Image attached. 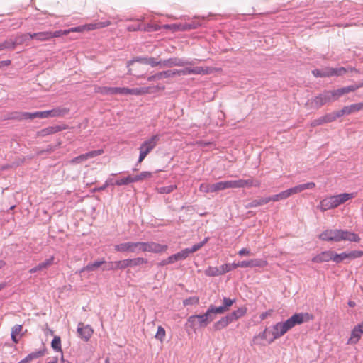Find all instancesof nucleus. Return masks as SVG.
<instances>
[{
  "label": "nucleus",
  "instance_id": "48",
  "mask_svg": "<svg viewBox=\"0 0 363 363\" xmlns=\"http://www.w3.org/2000/svg\"><path fill=\"white\" fill-rule=\"evenodd\" d=\"M261 183L259 180L253 179L252 178H250L247 179H244V188L245 187H259Z\"/></svg>",
  "mask_w": 363,
  "mask_h": 363
},
{
  "label": "nucleus",
  "instance_id": "17",
  "mask_svg": "<svg viewBox=\"0 0 363 363\" xmlns=\"http://www.w3.org/2000/svg\"><path fill=\"white\" fill-rule=\"evenodd\" d=\"M337 242L342 240H348L350 242H359L360 238L359 235L354 233L350 232L348 230H339Z\"/></svg>",
  "mask_w": 363,
  "mask_h": 363
},
{
  "label": "nucleus",
  "instance_id": "16",
  "mask_svg": "<svg viewBox=\"0 0 363 363\" xmlns=\"http://www.w3.org/2000/svg\"><path fill=\"white\" fill-rule=\"evenodd\" d=\"M363 108V103L354 104L350 106H344L341 110H339L337 112V116L338 118L344 116L348 115L354 112H357Z\"/></svg>",
  "mask_w": 363,
  "mask_h": 363
},
{
  "label": "nucleus",
  "instance_id": "44",
  "mask_svg": "<svg viewBox=\"0 0 363 363\" xmlns=\"http://www.w3.org/2000/svg\"><path fill=\"white\" fill-rule=\"evenodd\" d=\"M67 128V125H57L47 127V135L53 134Z\"/></svg>",
  "mask_w": 363,
  "mask_h": 363
},
{
  "label": "nucleus",
  "instance_id": "64",
  "mask_svg": "<svg viewBox=\"0 0 363 363\" xmlns=\"http://www.w3.org/2000/svg\"><path fill=\"white\" fill-rule=\"evenodd\" d=\"M129 88L125 87H113V95L114 94H129Z\"/></svg>",
  "mask_w": 363,
  "mask_h": 363
},
{
  "label": "nucleus",
  "instance_id": "26",
  "mask_svg": "<svg viewBox=\"0 0 363 363\" xmlns=\"http://www.w3.org/2000/svg\"><path fill=\"white\" fill-rule=\"evenodd\" d=\"M362 334V333L361 332V330H359L357 325H355L351 331V336L349 338L347 343L351 345L357 343L361 338Z\"/></svg>",
  "mask_w": 363,
  "mask_h": 363
},
{
  "label": "nucleus",
  "instance_id": "21",
  "mask_svg": "<svg viewBox=\"0 0 363 363\" xmlns=\"http://www.w3.org/2000/svg\"><path fill=\"white\" fill-rule=\"evenodd\" d=\"M115 250L117 252H136V245L133 242H123L114 246Z\"/></svg>",
  "mask_w": 363,
  "mask_h": 363
},
{
  "label": "nucleus",
  "instance_id": "58",
  "mask_svg": "<svg viewBox=\"0 0 363 363\" xmlns=\"http://www.w3.org/2000/svg\"><path fill=\"white\" fill-rule=\"evenodd\" d=\"M344 260H345L344 252L338 254L333 251V262H334L336 264H340Z\"/></svg>",
  "mask_w": 363,
  "mask_h": 363
},
{
  "label": "nucleus",
  "instance_id": "2",
  "mask_svg": "<svg viewBox=\"0 0 363 363\" xmlns=\"http://www.w3.org/2000/svg\"><path fill=\"white\" fill-rule=\"evenodd\" d=\"M148 260L143 257L125 259L123 260L112 262L108 266L103 268V270L124 269L128 267H135L147 264Z\"/></svg>",
  "mask_w": 363,
  "mask_h": 363
},
{
  "label": "nucleus",
  "instance_id": "39",
  "mask_svg": "<svg viewBox=\"0 0 363 363\" xmlns=\"http://www.w3.org/2000/svg\"><path fill=\"white\" fill-rule=\"evenodd\" d=\"M223 301V305L217 306V308H220V309H222V311H220V313L221 314H223L228 309V308L230 307L233 304V303H235V299H230L229 298L224 297Z\"/></svg>",
  "mask_w": 363,
  "mask_h": 363
},
{
  "label": "nucleus",
  "instance_id": "4",
  "mask_svg": "<svg viewBox=\"0 0 363 363\" xmlns=\"http://www.w3.org/2000/svg\"><path fill=\"white\" fill-rule=\"evenodd\" d=\"M311 319H312V315L308 313H295L284 322H279L281 332L283 333V335H284L296 325H301L305 321L309 320Z\"/></svg>",
  "mask_w": 363,
  "mask_h": 363
},
{
  "label": "nucleus",
  "instance_id": "52",
  "mask_svg": "<svg viewBox=\"0 0 363 363\" xmlns=\"http://www.w3.org/2000/svg\"><path fill=\"white\" fill-rule=\"evenodd\" d=\"M129 91H130L129 94L138 96V95L147 94L148 92V88L141 87V88L129 89Z\"/></svg>",
  "mask_w": 363,
  "mask_h": 363
},
{
  "label": "nucleus",
  "instance_id": "33",
  "mask_svg": "<svg viewBox=\"0 0 363 363\" xmlns=\"http://www.w3.org/2000/svg\"><path fill=\"white\" fill-rule=\"evenodd\" d=\"M269 202V201L268 196L262 197V198H259L257 199H254V200L251 201L250 202H249L246 205V208H255V207H257L259 206H262L264 204H267Z\"/></svg>",
  "mask_w": 363,
  "mask_h": 363
},
{
  "label": "nucleus",
  "instance_id": "13",
  "mask_svg": "<svg viewBox=\"0 0 363 363\" xmlns=\"http://www.w3.org/2000/svg\"><path fill=\"white\" fill-rule=\"evenodd\" d=\"M160 136L158 134L152 135L150 138L145 140L140 146L139 149H143L147 153H150L157 145Z\"/></svg>",
  "mask_w": 363,
  "mask_h": 363
},
{
  "label": "nucleus",
  "instance_id": "15",
  "mask_svg": "<svg viewBox=\"0 0 363 363\" xmlns=\"http://www.w3.org/2000/svg\"><path fill=\"white\" fill-rule=\"evenodd\" d=\"M103 152H104V150L101 149L89 151L86 153L82 154L77 157H74L72 160V163H76V164L81 163L85 160H87L88 159L93 158L96 156L101 155Z\"/></svg>",
  "mask_w": 363,
  "mask_h": 363
},
{
  "label": "nucleus",
  "instance_id": "19",
  "mask_svg": "<svg viewBox=\"0 0 363 363\" xmlns=\"http://www.w3.org/2000/svg\"><path fill=\"white\" fill-rule=\"evenodd\" d=\"M339 230H325L318 236L319 239L323 241L337 242Z\"/></svg>",
  "mask_w": 363,
  "mask_h": 363
},
{
  "label": "nucleus",
  "instance_id": "38",
  "mask_svg": "<svg viewBox=\"0 0 363 363\" xmlns=\"http://www.w3.org/2000/svg\"><path fill=\"white\" fill-rule=\"evenodd\" d=\"M312 74L315 77H329V67L315 69L312 71Z\"/></svg>",
  "mask_w": 363,
  "mask_h": 363
},
{
  "label": "nucleus",
  "instance_id": "31",
  "mask_svg": "<svg viewBox=\"0 0 363 363\" xmlns=\"http://www.w3.org/2000/svg\"><path fill=\"white\" fill-rule=\"evenodd\" d=\"M51 347L56 352H59L61 355V359L63 360V354L61 347V339L59 336H55L51 342Z\"/></svg>",
  "mask_w": 363,
  "mask_h": 363
},
{
  "label": "nucleus",
  "instance_id": "6",
  "mask_svg": "<svg viewBox=\"0 0 363 363\" xmlns=\"http://www.w3.org/2000/svg\"><path fill=\"white\" fill-rule=\"evenodd\" d=\"M195 61L201 62L202 60L195 59L194 60H189L185 58L170 57L162 60V67H172L174 66L184 67L186 65H194Z\"/></svg>",
  "mask_w": 363,
  "mask_h": 363
},
{
  "label": "nucleus",
  "instance_id": "14",
  "mask_svg": "<svg viewBox=\"0 0 363 363\" xmlns=\"http://www.w3.org/2000/svg\"><path fill=\"white\" fill-rule=\"evenodd\" d=\"M338 116H337V112H333L330 113H327L325 116H323L317 119L313 120L311 125L313 127H315L318 125H323L324 123H330L336 120Z\"/></svg>",
  "mask_w": 363,
  "mask_h": 363
},
{
  "label": "nucleus",
  "instance_id": "30",
  "mask_svg": "<svg viewBox=\"0 0 363 363\" xmlns=\"http://www.w3.org/2000/svg\"><path fill=\"white\" fill-rule=\"evenodd\" d=\"M213 68L211 67H192V74L196 75H205L211 74L213 71Z\"/></svg>",
  "mask_w": 363,
  "mask_h": 363
},
{
  "label": "nucleus",
  "instance_id": "53",
  "mask_svg": "<svg viewBox=\"0 0 363 363\" xmlns=\"http://www.w3.org/2000/svg\"><path fill=\"white\" fill-rule=\"evenodd\" d=\"M136 252L138 251L148 252L149 242H136Z\"/></svg>",
  "mask_w": 363,
  "mask_h": 363
},
{
  "label": "nucleus",
  "instance_id": "22",
  "mask_svg": "<svg viewBox=\"0 0 363 363\" xmlns=\"http://www.w3.org/2000/svg\"><path fill=\"white\" fill-rule=\"evenodd\" d=\"M69 112V108L67 107H57L52 110H47V118L48 117H61Z\"/></svg>",
  "mask_w": 363,
  "mask_h": 363
},
{
  "label": "nucleus",
  "instance_id": "54",
  "mask_svg": "<svg viewBox=\"0 0 363 363\" xmlns=\"http://www.w3.org/2000/svg\"><path fill=\"white\" fill-rule=\"evenodd\" d=\"M65 30H59L55 32H48L47 31V40L52 38H58L62 35H67V33H65Z\"/></svg>",
  "mask_w": 363,
  "mask_h": 363
},
{
  "label": "nucleus",
  "instance_id": "40",
  "mask_svg": "<svg viewBox=\"0 0 363 363\" xmlns=\"http://www.w3.org/2000/svg\"><path fill=\"white\" fill-rule=\"evenodd\" d=\"M45 112L44 111H37L33 113H30L25 112L22 114V118L23 119H33L35 118H45Z\"/></svg>",
  "mask_w": 363,
  "mask_h": 363
},
{
  "label": "nucleus",
  "instance_id": "32",
  "mask_svg": "<svg viewBox=\"0 0 363 363\" xmlns=\"http://www.w3.org/2000/svg\"><path fill=\"white\" fill-rule=\"evenodd\" d=\"M247 312V308L244 307L238 308L237 310L233 311L232 313L228 314L232 323L234 320L242 317Z\"/></svg>",
  "mask_w": 363,
  "mask_h": 363
},
{
  "label": "nucleus",
  "instance_id": "28",
  "mask_svg": "<svg viewBox=\"0 0 363 363\" xmlns=\"http://www.w3.org/2000/svg\"><path fill=\"white\" fill-rule=\"evenodd\" d=\"M208 240H209V237H206L200 242L194 245L191 247L185 248L184 250L186 252L187 257H189V255L190 254L194 253V252L198 251L199 249H201L203 246H204L208 242Z\"/></svg>",
  "mask_w": 363,
  "mask_h": 363
},
{
  "label": "nucleus",
  "instance_id": "55",
  "mask_svg": "<svg viewBox=\"0 0 363 363\" xmlns=\"http://www.w3.org/2000/svg\"><path fill=\"white\" fill-rule=\"evenodd\" d=\"M199 298L197 296H191L183 301V305L184 306L190 305H196L199 303Z\"/></svg>",
  "mask_w": 363,
  "mask_h": 363
},
{
  "label": "nucleus",
  "instance_id": "42",
  "mask_svg": "<svg viewBox=\"0 0 363 363\" xmlns=\"http://www.w3.org/2000/svg\"><path fill=\"white\" fill-rule=\"evenodd\" d=\"M134 182H135V181L133 179V176H131V175H129L126 177L114 181V184L116 186L128 185L130 183H134Z\"/></svg>",
  "mask_w": 363,
  "mask_h": 363
},
{
  "label": "nucleus",
  "instance_id": "61",
  "mask_svg": "<svg viewBox=\"0 0 363 363\" xmlns=\"http://www.w3.org/2000/svg\"><path fill=\"white\" fill-rule=\"evenodd\" d=\"M165 336V330L162 326L157 328V331L155 334V338L162 342Z\"/></svg>",
  "mask_w": 363,
  "mask_h": 363
},
{
  "label": "nucleus",
  "instance_id": "3",
  "mask_svg": "<svg viewBox=\"0 0 363 363\" xmlns=\"http://www.w3.org/2000/svg\"><path fill=\"white\" fill-rule=\"evenodd\" d=\"M311 319H312V315L308 313H295L284 322H279L281 332L283 333V335H284L296 325H301L305 321L309 320Z\"/></svg>",
  "mask_w": 363,
  "mask_h": 363
},
{
  "label": "nucleus",
  "instance_id": "34",
  "mask_svg": "<svg viewBox=\"0 0 363 363\" xmlns=\"http://www.w3.org/2000/svg\"><path fill=\"white\" fill-rule=\"evenodd\" d=\"M187 257H187V255L186 254V252H185V250L184 249V250H181L180 252L169 256V261L171 262V264H173V263H174L176 262H178V261L184 260Z\"/></svg>",
  "mask_w": 363,
  "mask_h": 363
},
{
  "label": "nucleus",
  "instance_id": "46",
  "mask_svg": "<svg viewBox=\"0 0 363 363\" xmlns=\"http://www.w3.org/2000/svg\"><path fill=\"white\" fill-rule=\"evenodd\" d=\"M17 43L18 42H14L11 40L0 43V51L5 49H14Z\"/></svg>",
  "mask_w": 363,
  "mask_h": 363
},
{
  "label": "nucleus",
  "instance_id": "25",
  "mask_svg": "<svg viewBox=\"0 0 363 363\" xmlns=\"http://www.w3.org/2000/svg\"><path fill=\"white\" fill-rule=\"evenodd\" d=\"M232 323L230 318H229L228 315L222 317L219 320L216 321L213 324V328L215 330H221L222 329L226 328L229 324Z\"/></svg>",
  "mask_w": 363,
  "mask_h": 363
},
{
  "label": "nucleus",
  "instance_id": "20",
  "mask_svg": "<svg viewBox=\"0 0 363 363\" xmlns=\"http://www.w3.org/2000/svg\"><path fill=\"white\" fill-rule=\"evenodd\" d=\"M279 325L280 323L279 322L269 328L270 331L269 332V334L270 335V337H269L268 340L269 344L272 343L275 340L284 335L283 333L281 332V328Z\"/></svg>",
  "mask_w": 363,
  "mask_h": 363
},
{
  "label": "nucleus",
  "instance_id": "5",
  "mask_svg": "<svg viewBox=\"0 0 363 363\" xmlns=\"http://www.w3.org/2000/svg\"><path fill=\"white\" fill-rule=\"evenodd\" d=\"M363 86V82H360L358 84H352L347 86L342 87L336 90H327L328 94L330 101L337 100L340 97L349 92L354 91L358 89Z\"/></svg>",
  "mask_w": 363,
  "mask_h": 363
},
{
  "label": "nucleus",
  "instance_id": "47",
  "mask_svg": "<svg viewBox=\"0 0 363 363\" xmlns=\"http://www.w3.org/2000/svg\"><path fill=\"white\" fill-rule=\"evenodd\" d=\"M212 193L226 189L225 181H220L211 184Z\"/></svg>",
  "mask_w": 363,
  "mask_h": 363
},
{
  "label": "nucleus",
  "instance_id": "41",
  "mask_svg": "<svg viewBox=\"0 0 363 363\" xmlns=\"http://www.w3.org/2000/svg\"><path fill=\"white\" fill-rule=\"evenodd\" d=\"M354 196H355L354 193H343V194H337V197L339 206L340 204L345 203V201H348L349 199L354 198Z\"/></svg>",
  "mask_w": 363,
  "mask_h": 363
},
{
  "label": "nucleus",
  "instance_id": "9",
  "mask_svg": "<svg viewBox=\"0 0 363 363\" xmlns=\"http://www.w3.org/2000/svg\"><path fill=\"white\" fill-rule=\"evenodd\" d=\"M313 108H319L328 102H330L327 90L323 93L313 97L309 101Z\"/></svg>",
  "mask_w": 363,
  "mask_h": 363
},
{
  "label": "nucleus",
  "instance_id": "60",
  "mask_svg": "<svg viewBox=\"0 0 363 363\" xmlns=\"http://www.w3.org/2000/svg\"><path fill=\"white\" fill-rule=\"evenodd\" d=\"M269 328H266L262 332L259 333L257 336H255L254 340L260 338L261 340H267L268 341V335L270 336L269 334Z\"/></svg>",
  "mask_w": 363,
  "mask_h": 363
},
{
  "label": "nucleus",
  "instance_id": "57",
  "mask_svg": "<svg viewBox=\"0 0 363 363\" xmlns=\"http://www.w3.org/2000/svg\"><path fill=\"white\" fill-rule=\"evenodd\" d=\"M147 65H150L152 67H155L157 66L162 67V60H157L156 58L153 57H150L147 58Z\"/></svg>",
  "mask_w": 363,
  "mask_h": 363
},
{
  "label": "nucleus",
  "instance_id": "56",
  "mask_svg": "<svg viewBox=\"0 0 363 363\" xmlns=\"http://www.w3.org/2000/svg\"><path fill=\"white\" fill-rule=\"evenodd\" d=\"M96 91L103 95H113V87L101 86Z\"/></svg>",
  "mask_w": 363,
  "mask_h": 363
},
{
  "label": "nucleus",
  "instance_id": "37",
  "mask_svg": "<svg viewBox=\"0 0 363 363\" xmlns=\"http://www.w3.org/2000/svg\"><path fill=\"white\" fill-rule=\"evenodd\" d=\"M347 72V69L343 67H329V77H333V76H342L345 74Z\"/></svg>",
  "mask_w": 363,
  "mask_h": 363
},
{
  "label": "nucleus",
  "instance_id": "35",
  "mask_svg": "<svg viewBox=\"0 0 363 363\" xmlns=\"http://www.w3.org/2000/svg\"><path fill=\"white\" fill-rule=\"evenodd\" d=\"M104 263H105V261L104 259L96 261V262H92V263H89L86 266L82 267L80 269V272L82 273V272H84L85 271H94L96 269H97L98 267H99Z\"/></svg>",
  "mask_w": 363,
  "mask_h": 363
},
{
  "label": "nucleus",
  "instance_id": "50",
  "mask_svg": "<svg viewBox=\"0 0 363 363\" xmlns=\"http://www.w3.org/2000/svg\"><path fill=\"white\" fill-rule=\"evenodd\" d=\"M177 189V186L174 184L160 187L157 189L160 194H169Z\"/></svg>",
  "mask_w": 363,
  "mask_h": 363
},
{
  "label": "nucleus",
  "instance_id": "7",
  "mask_svg": "<svg viewBox=\"0 0 363 363\" xmlns=\"http://www.w3.org/2000/svg\"><path fill=\"white\" fill-rule=\"evenodd\" d=\"M186 326L194 331H196L198 328H204L207 327V324L204 321L201 314L191 315L187 319Z\"/></svg>",
  "mask_w": 363,
  "mask_h": 363
},
{
  "label": "nucleus",
  "instance_id": "23",
  "mask_svg": "<svg viewBox=\"0 0 363 363\" xmlns=\"http://www.w3.org/2000/svg\"><path fill=\"white\" fill-rule=\"evenodd\" d=\"M23 335V326L22 325H15L11 328V340L15 343L17 344L19 342V339Z\"/></svg>",
  "mask_w": 363,
  "mask_h": 363
},
{
  "label": "nucleus",
  "instance_id": "10",
  "mask_svg": "<svg viewBox=\"0 0 363 363\" xmlns=\"http://www.w3.org/2000/svg\"><path fill=\"white\" fill-rule=\"evenodd\" d=\"M320 210L325 211L329 209L335 208L339 206L337 195L328 196L320 201Z\"/></svg>",
  "mask_w": 363,
  "mask_h": 363
},
{
  "label": "nucleus",
  "instance_id": "62",
  "mask_svg": "<svg viewBox=\"0 0 363 363\" xmlns=\"http://www.w3.org/2000/svg\"><path fill=\"white\" fill-rule=\"evenodd\" d=\"M175 71H176V75H179V76H181V75L186 76V75L192 74V68H191V67H185L182 69H175Z\"/></svg>",
  "mask_w": 363,
  "mask_h": 363
},
{
  "label": "nucleus",
  "instance_id": "36",
  "mask_svg": "<svg viewBox=\"0 0 363 363\" xmlns=\"http://www.w3.org/2000/svg\"><path fill=\"white\" fill-rule=\"evenodd\" d=\"M219 267H220V269L221 272V274H224L233 269H236L237 267H240V265H238V263L233 262V263L224 264L220 266Z\"/></svg>",
  "mask_w": 363,
  "mask_h": 363
},
{
  "label": "nucleus",
  "instance_id": "51",
  "mask_svg": "<svg viewBox=\"0 0 363 363\" xmlns=\"http://www.w3.org/2000/svg\"><path fill=\"white\" fill-rule=\"evenodd\" d=\"M151 177H152V172H147V171H144L138 175L133 176V179H134L135 182H137L138 181L143 180L146 178H150Z\"/></svg>",
  "mask_w": 363,
  "mask_h": 363
},
{
  "label": "nucleus",
  "instance_id": "1",
  "mask_svg": "<svg viewBox=\"0 0 363 363\" xmlns=\"http://www.w3.org/2000/svg\"><path fill=\"white\" fill-rule=\"evenodd\" d=\"M315 186L314 182H307L305 184H298L289 189L283 191L277 194L272 196H268L269 201H279L281 200L286 199L291 196L292 194L300 193L306 189H312Z\"/></svg>",
  "mask_w": 363,
  "mask_h": 363
},
{
  "label": "nucleus",
  "instance_id": "59",
  "mask_svg": "<svg viewBox=\"0 0 363 363\" xmlns=\"http://www.w3.org/2000/svg\"><path fill=\"white\" fill-rule=\"evenodd\" d=\"M110 185H115V184H114V180H113V179H112V178H108V179H106V182H104V184L102 186H99V187H98V188H95V189H94V191H103V190H104L106 187H108V186H110Z\"/></svg>",
  "mask_w": 363,
  "mask_h": 363
},
{
  "label": "nucleus",
  "instance_id": "49",
  "mask_svg": "<svg viewBox=\"0 0 363 363\" xmlns=\"http://www.w3.org/2000/svg\"><path fill=\"white\" fill-rule=\"evenodd\" d=\"M205 274L209 277H216V276H218V275H222L220 267H208L206 270Z\"/></svg>",
  "mask_w": 363,
  "mask_h": 363
},
{
  "label": "nucleus",
  "instance_id": "18",
  "mask_svg": "<svg viewBox=\"0 0 363 363\" xmlns=\"http://www.w3.org/2000/svg\"><path fill=\"white\" fill-rule=\"evenodd\" d=\"M333 251L326 250L314 256L311 261L314 263H323L333 261Z\"/></svg>",
  "mask_w": 363,
  "mask_h": 363
},
{
  "label": "nucleus",
  "instance_id": "63",
  "mask_svg": "<svg viewBox=\"0 0 363 363\" xmlns=\"http://www.w3.org/2000/svg\"><path fill=\"white\" fill-rule=\"evenodd\" d=\"M43 354H44L43 351H37V352H34L29 354L26 357L30 362L33 359H35L43 357Z\"/></svg>",
  "mask_w": 363,
  "mask_h": 363
},
{
  "label": "nucleus",
  "instance_id": "8",
  "mask_svg": "<svg viewBox=\"0 0 363 363\" xmlns=\"http://www.w3.org/2000/svg\"><path fill=\"white\" fill-rule=\"evenodd\" d=\"M205 17L195 16L191 22L179 23V29L180 31H186L190 30L196 29L203 26L201 21L204 20Z\"/></svg>",
  "mask_w": 363,
  "mask_h": 363
},
{
  "label": "nucleus",
  "instance_id": "45",
  "mask_svg": "<svg viewBox=\"0 0 363 363\" xmlns=\"http://www.w3.org/2000/svg\"><path fill=\"white\" fill-rule=\"evenodd\" d=\"M158 75L160 77V80L165 79V78L174 77L176 76V71H175V69H174V70L168 69V70L158 72Z\"/></svg>",
  "mask_w": 363,
  "mask_h": 363
},
{
  "label": "nucleus",
  "instance_id": "43",
  "mask_svg": "<svg viewBox=\"0 0 363 363\" xmlns=\"http://www.w3.org/2000/svg\"><path fill=\"white\" fill-rule=\"evenodd\" d=\"M207 310L209 313L211 322H212L216 318V315L221 314L220 311H222L221 308L220 309V308H217V306H215L214 305H211Z\"/></svg>",
  "mask_w": 363,
  "mask_h": 363
},
{
  "label": "nucleus",
  "instance_id": "24",
  "mask_svg": "<svg viewBox=\"0 0 363 363\" xmlns=\"http://www.w3.org/2000/svg\"><path fill=\"white\" fill-rule=\"evenodd\" d=\"M168 249L167 245H162L155 242H149L148 252L162 253Z\"/></svg>",
  "mask_w": 363,
  "mask_h": 363
},
{
  "label": "nucleus",
  "instance_id": "11",
  "mask_svg": "<svg viewBox=\"0 0 363 363\" xmlns=\"http://www.w3.org/2000/svg\"><path fill=\"white\" fill-rule=\"evenodd\" d=\"M77 333L79 337L84 341H88L93 335L94 330L89 325L79 323L77 326Z\"/></svg>",
  "mask_w": 363,
  "mask_h": 363
},
{
  "label": "nucleus",
  "instance_id": "29",
  "mask_svg": "<svg viewBox=\"0 0 363 363\" xmlns=\"http://www.w3.org/2000/svg\"><path fill=\"white\" fill-rule=\"evenodd\" d=\"M208 240H209V237H206L200 242L194 245L191 247L185 248L184 250L186 252L187 257H189V255L190 254L194 253V252L198 251L199 249H201L203 246H204L208 242Z\"/></svg>",
  "mask_w": 363,
  "mask_h": 363
},
{
  "label": "nucleus",
  "instance_id": "12",
  "mask_svg": "<svg viewBox=\"0 0 363 363\" xmlns=\"http://www.w3.org/2000/svg\"><path fill=\"white\" fill-rule=\"evenodd\" d=\"M268 264L267 260L263 259H253L250 260H244L238 262V265L240 267L246 268V267H264Z\"/></svg>",
  "mask_w": 363,
  "mask_h": 363
},
{
  "label": "nucleus",
  "instance_id": "27",
  "mask_svg": "<svg viewBox=\"0 0 363 363\" xmlns=\"http://www.w3.org/2000/svg\"><path fill=\"white\" fill-rule=\"evenodd\" d=\"M147 58H148V57L137 56V57H135L132 58L131 60H128L127 62V67L128 68V74H132V69L130 68V67L131 65H133L134 62H139L140 64L147 65Z\"/></svg>",
  "mask_w": 363,
  "mask_h": 363
}]
</instances>
